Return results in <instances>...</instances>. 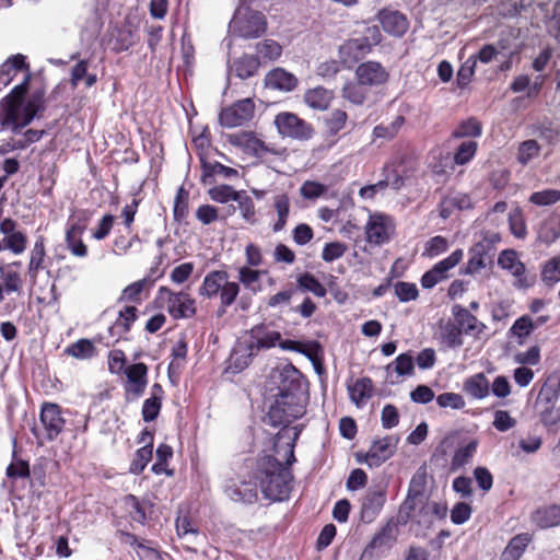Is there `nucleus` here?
I'll use <instances>...</instances> for the list:
<instances>
[{"label": "nucleus", "mask_w": 560, "mask_h": 560, "mask_svg": "<svg viewBox=\"0 0 560 560\" xmlns=\"http://www.w3.org/2000/svg\"><path fill=\"white\" fill-rule=\"evenodd\" d=\"M296 438L298 433L292 442L287 444V467L271 455L261 456L257 460L255 479L265 498L269 500L282 501L289 497L293 476L288 467L295 462L294 441Z\"/></svg>", "instance_id": "f257e3e1"}, {"label": "nucleus", "mask_w": 560, "mask_h": 560, "mask_svg": "<svg viewBox=\"0 0 560 560\" xmlns=\"http://www.w3.org/2000/svg\"><path fill=\"white\" fill-rule=\"evenodd\" d=\"M559 396L560 377L550 375L544 382L536 399L540 421L546 427H551L560 422V405L556 406Z\"/></svg>", "instance_id": "f03ea898"}, {"label": "nucleus", "mask_w": 560, "mask_h": 560, "mask_svg": "<svg viewBox=\"0 0 560 560\" xmlns=\"http://www.w3.org/2000/svg\"><path fill=\"white\" fill-rule=\"evenodd\" d=\"M229 30L242 38H257L267 31V21L264 13L242 4L236 9Z\"/></svg>", "instance_id": "7ed1b4c3"}, {"label": "nucleus", "mask_w": 560, "mask_h": 560, "mask_svg": "<svg viewBox=\"0 0 560 560\" xmlns=\"http://www.w3.org/2000/svg\"><path fill=\"white\" fill-rule=\"evenodd\" d=\"M192 145L198 151L200 163L203 170L202 175H237V171L222 165L220 162L208 155L211 149L210 132L208 127H203L199 133L192 129Z\"/></svg>", "instance_id": "20e7f679"}, {"label": "nucleus", "mask_w": 560, "mask_h": 560, "mask_svg": "<svg viewBox=\"0 0 560 560\" xmlns=\"http://www.w3.org/2000/svg\"><path fill=\"white\" fill-rule=\"evenodd\" d=\"M395 222L388 214L371 212L364 226L365 240L374 246L388 243L395 234Z\"/></svg>", "instance_id": "39448f33"}, {"label": "nucleus", "mask_w": 560, "mask_h": 560, "mask_svg": "<svg viewBox=\"0 0 560 560\" xmlns=\"http://www.w3.org/2000/svg\"><path fill=\"white\" fill-rule=\"evenodd\" d=\"M275 125L282 137L305 141L312 138L314 129L298 115L289 112L280 113L275 118Z\"/></svg>", "instance_id": "423d86ee"}, {"label": "nucleus", "mask_w": 560, "mask_h": 560, "mask_svg": "<svg viewBox=\"0 0 560 560\" xmlns=\"http://www.w3.org/2000/svg\"><path fill=\"white\" fill-rule=\"evenodd\" d=\"M305 412L303 402H292L277 396L267 413L268 423L272 427H287L294 420L301 418Z\"/></svg>", "instance_id": "0eeeda50"}, {"label": "nucleus", "mask_w": 560, "mask_h": 560, "mask_svg": "<svg viewBox=\"0 0 560 560\" xmlns=\"http://www.w3.org/2000/svg\"><path fill=\"white\" fill-rule=\"evenodd\" d=\"M229 142L243 150L262 162H268L270 155H277L279 159L282 153L276 152L273 149L267 147L259 138L250 131H238L229 136Z\"/></svg>", "instance_id": "6e6552de"}, {"label": "nucleus", "mask_w": 560, "mask_h": 560, "mask_svg": "<svg viewBox=\"0 0 560 560\" xmlns=\"http://www.w3.org/2000/svg\"><path fill=\"white\" fill-rule=\"evenodd\" d=\"M398 533V521L394 517L389 518L372 537L371 541L366 545L363 555L372 557L374 552L385 553L396 544Z\"/></svg>", "instance_id": "1a4fd4ad"}, {"label": "nucleus", "mask_w": 560, "mask_h": 560, "mask_svg": "<svg viewBox=\"0 0 560 560\" xmlns=\"http://www.w3.org/2000/svg\"><path fill=\"white\" fill-rule=\"evenodd\" d=\"M255 112V104L250 98L237 101L230 107L223 108L219 115L222 127L235 128L249 121Z\"/></svg>", "instance_id": "9d476101"}, {"label": "nucleus", "mask_w": 560, "mask_h": 560, "mask_svg": "<svg viewBox=\"0 0 560 560\" xmlns=\"http://www.w3.org/2000/svg\"><path fill=\"white\" fill-rule=\"evenodd\" d=\"M160 296L167 299V311L175 319L189 318L196 314L195 300L186 292H173L166 287L159 290Z\"/></svg>", "instance_id": "9b49d317"}, {"label": "nucleus", "mask_w": 560, "mask_h": 560, "mask_svg": "<svg viewBox=\"0 0 560 560\" xmlns=\"http://www.w3.org/2000/svg\"><path fill=\"white\" fill-rule=\"evenodd\" d=\"M281 382L279 385L280 396L288 401L303 402V378L301 373L293 366H287L280 372Z\"/></svg>", "instance_id": "f8f14e48"}, {"label": "nucleus", "mask_w": 560, "mask_h": 560, "mask_svg": "<svg viewBox=\"0 0 560 560\" xmlns=\"http://www.w3.org/2000/svg\"><path fill=\"white\" fill-rule=\"evenodd\" d=\"M498 265L505 270H509L515 278V285L520 289H526L533 285L535 277L528 278L525 275V265L517 258L514 249L503 250L498 258Z\"/></svg>", "instance_id": "ddd939ff"}, {"label": "nucleus", "mask_w": 560, "mask_h": 560, "mask_svg": "<svg viewBox=\"0 0 560 560\" xmlns=\"http://www.w3.org/2000/svg\"><path fill=\"white\" fill-rule=\"evenodd\" d=\"M398 438L394 435L385 436L374 441L370 450L365 454V463L370 467H378L388 458H390L397 447Z\"/></svg>", "instance_id": "4468645a"}, {"label": "nucleus", "mask_w": 560, "mask_h": 560, "mask_svg": "<svg viewBox=\"0 0 560 560\" xmlns=\"http://www.w3.org/2000/svg\"><path fill=\"white\" fill-rule=\"evenodd\" d=\"M39 418L47 440L52 441L61 433L65 419L61 416V408L57 404H44Z\"/></svg>", "instance_id": "2eb2a0df"}, {"label": "nucleus", "mask_w": 560, "mask_h": 560, "mask_svg": "<svg viewBox=\"0 0 560 560\" xmlns=\"http://www.w3.org/2000/svg\"><path fill=\"white\" fill-rule=\"evenodd\" d=\"M355 77L364 86H378L387 82L389 74L380 62L366 61L358 66Z\"/></svg>", "instance_id": "dca6fc26"}, {"label": "nucleus", "mask_w": 560, "mask_h": 560, "mask_svg": "<svg viewBox=\"0 0 560 560\" xmlns=\"http://www.w3.org/2000/svg\"><path fill=\"white\" fill-rule=\"evenodd\" d=\"M370 51L371 43L369 37H358L349 39L340 46L339 57L345 66L351 67Z\"/></svg>", "instance_id": "f3484780"}, {"label": "nucleus", "mask_w": 560, "mask_h": 560, "mask_svg": "<svg viewBox=\"0 0 560 560\" xmlns=\"http://www.w3.org/2000/svg\"><path fill=\"white\" fill-rule=\"evenodd\" d=\"M386 502V490L384 488L370 489L362 500L361 520L364 523H372L382 511Z\"/></svg>", "instance_id": "a211bd4d"}, {"label": "nucleus", "mask_w": 560, "mask_h": 560, "mask_svg": "<svg viewBox=\"0 0 560 560\" xmlns=\"http://www.w3.org/2000/svg\"><path fill=\"white\" fill-rule=\"evenodd\" d=\"M124 372L128 380L126 390L136 397L141 396L148 384V366L144 363H135L127 366Z\"/></svg>", "instance_id": "6ab92c4d"}, {"label": "nucleus", "mask_w": 560, "mask_h": 560, "mask_svg": "<svg viewBox=\"0 0 560 560\" xmlns=\"http://www.w3.org/2000/svg\"><path fill=\"white\" fill-rule=\"evenodd\" d=\"M260 60L257 56L243 55L228 62L229 75L245 80L255 75L259 69Z\"/></svg>", "instance_id": "aec40b11"}, {"label": "nucleus", "mask_w": 560, "mask_h": 560, "mask_svg": "<svg viewBox=\"0 0 560 560\" xmlns=\"http://www.w3.org/2000/svg\"><path fill=\"white\" fill-rule=\"evenodd\" d=\"M453 315L458 326L466 335L479 338L486 329V325L483 323L479 322L475 315L460 305H455L453 307Z\"/></svg>", "instance_id": "412c9836"}, {"label": "nucleus", "mask_w": 560, "mask_h": 560, "mask_svg": "<svg viewBox=\"0 0 560 560\" xmlns=\"http://www.w3.org/2000/svg\"><path fill=\"white\" fill-rule=\"evenodd\" d=\"M298 78L283 68L269 71L265 78V84L269 89L291 92L298 86Z\"/></svg>", "instance_id": "4be33fe9"}, {"label": "nucleus", "mask_w": 560, "mask_h": 560, "mask_svg": "<svg viewBox=\"0 0 560 560\" xmlns=\"http://www.w3.org/2000/svg\"><path fill=\"white\" fill-rule=\"evenodd\" d=\"M378 20L383 30L394 36H402L408 30V21L398 11L382 10Z\"/></svg>", "instance_id": "5701e85b"}, {"label": "nucleus", "mask_w": 560, "mask_h": 560, "mask_svg": "<svg viewBox=\"0 0 560 560\" xmlns=\"http://www.w3.org/2000/svg\"><path fill=\"white\" fill-rule=\"evenodd\" d=\"M226 279H229V273L224 270L210 271L199 288V295L207 299L218 296Z\"/></svg>", "instance_id": "b1692460"}, {"label": "nucleus", "mask_w": 560, "mask_h": 560, "mask_svg": "<svg viewBox=\"0 0 560 560\" xmlns=\"http://www.w3.org/2000/svg\"><path fill=\"white\" fill-rule=\"evenodd\" d=\"M261 332L262 331L260 327H255L252 329V340L247 346V359L252 355H255L260 349H268L273 347L276 342L281 338V335L277 331H268L264 335Z\"/></svg>", "instance_id": "393cba45"}, {"label": "nucleus", "mask_w": 560, "mask_h": 560, "mask_svg": "<svg viewBox=\"0 0 560 560\" xmlns=\"http://www.w3.org/2000/svg\"><path fill=\"white\" fill-rule=\"evenodd\" d=\"M469 259L462 273L475 275L487 266L488 246L483 242L475 244L469 250Z\"/></svg>", "instance_id": "a878e982"}, {"label": "nucleus", "mask_w": 560, "mask_h": 560, "mask_svg": "<svg viewBox=\"0 0 560 560\" xmlns=\"http://www.w3.org/2000/svg\"><path fill=\"white\" fill-rule=\"evenodd\" d=\"M413 371L415 360L409 352L399 354L386 366L387 377H390L393 373L396 374V380H390V383H397L400 377L412 375Z\"/></svg>", "instance_id": "bb28decb"}, {"label": "nucleus", "mask_w": 560, "mask_h": 560, "mask_svg": "<svg viewBox=\"0 0 560 560\" xmlns=\"http://www.w3.org/2000/svg\"><path fill=\"white\" fill-rule=\"evenodd\" d=\"M334 100V92L323 86L310 89L304 94L306 105L316 110H326Z\"/></svg>", "instance_id": "cd10ccee"}, {"label": "nucleus", "mask_w": 560, "mask_h": 560, "mask_svg": "<svg viewBox=\"0 0 560 560\" xmlns=\"http://www.w3.org/2000/svg\"><path fill=\"white\" fill-rule=\"evenodd\" d=\"M163 394V387L155 383L151 388V397L145 399L142 406V418L145 422L158 418L162 407Z\"/></svg>", "instance_id": "c85d7f7f"}, {"label": "nucleus", "mask_w": 560, "mask_h": 560, "mask_svg": "<svg viewBox=\"0 0 560 560\" xmlns=\"http://www.w3.org/2000/svg\"><path fill=\"white\" fill-rule=\"evenodd\" d=\"M530 541L532 536L528 533L514 536L502 551L500 560H520Z\"/></svg>", "instance_id": "c756f323"}, {"label": "nucleus", "mask_w": 560, "mask_h": 560, "mask_svg": "<svg viewBox=\"0 0 560 560\" xmlns=\"http://www.w3.org/2000/svg\"><path fill=\"white\" fill-rule=\"evenodd\" d=\"M45 256V238L43 236H39L31 250L30 262L27 268L28 276L33 282L36 281L39 270L44 268L43 264Z\"/></svg>", "instance_id": "7c9ffc66"}, {"label": "nucleus", "mask_w": 560, "mask_h": 560, "mask_svg": "<svg viewBox=\"0 0 560 560\" xmlns=\"http://www.w3.org/2000/svg\"><path fill=\"white\" fill-rule=\"evenodd\" d=\"M533 522L540 528L560 525V505H549L534 512Z\"/></svg>", "instance_id": "2f4dec72"}, {"label": "nucleus", "mask_w": 560, "mask_h": 560, "mask_svg": "<svg viewBox=\"0 0 560 560\" xmlns=\"http://www.w3.org/2000/svg\"><path fill=\"white\" fill-rule=\"evenodd\" d=\"M373 383L369 377H362L355 381L354 384L348 386L350 399L360 407L368 399L372 397L373 394Z\"/></svg>", "instance_id": "473e14b6"}, {"label": "nucleus", "mask_w": 560, "mask_h": 560, "mask_svg": "<svg viewBox=\"0 0 560 560\" xmlns=\"http://www.w3.org/2000/svg\"><path fill=\"white\" fill-rule=\"evenodd\" d=\"M464 390L466 394L476 399H482L489 394V382L483 373H478L464 382Z\"/></svg>", "instance_id": "72a5a7b5"}, {"label": "nucleus", "mask_w": 560, "mask_h": 560, "mask_svg": "<svg viewBox=\"0 0 560 560\" xmlns=\"http://www.w3.org/2000/svg\"><path fill=\"white\" fill-rule=\"evenodd\" d=\"M83 228L79 224H72L66 233V242L70 252L78 257H84L88 254V248L81 240Z\"/></svg>", "instance_id": "f704fd0d"}, {"label": "nucleus", "mask_w": 560, "mask_h": 560, "mask_svg": "<svg viewBox=\"0 0 560 560\" xmlns=\"http://www.w3.org/2000/svg\"><path fill=\"white\" fill-rule=\"evenodd\" d=\"M442 341L450 348H457L463 345V330L457 322L448 320L441 326L440 330Z\"/></svg>", "instance_id": "c9c22d12"}, {"label": "nucleus", "mask_w": 560, "mask_h": 560, "mask_svg": "<svg viewBox=\"0 0 560 560\" xmlns=\"http://www.w3.org/2000/svg\"><path fill=\"white\" fill-rule=\"evenodd\" d=\"M259 60L275 61L282 55V46L273 39H264L256 44Z\"/></svg>", "instance_id": "e433bc0d"}, {"label": "nucleus", "mask_w": 560, "mask_h": 560, "mask_svg": "<svg viewBox=\"0 0 560 560\" xmlns=\"http://www.w3.org/2000/svg\"><path fill=\"white\" fill-rule=\"evenodd\" d=\"M341 93L343 98L354 105H362L368 97L365 86L358 80L357 82L346 83L341 90Z\"/></svg>", "instance_id": "4c0bfd02"}, {"label": "nucleus", "mask_w": 560, "mask_h": 560, "mask_svg": "<svg viewBox=\"0 0 560 560\" xmlns=\"http://www.w3.org/2000/svg\"><path fill=\"white\" fill-rule=\"evenodd\" d=\"M65 352L75 359L84 360L93 358L96 353V349L91 340L80 339L70 345Z\"/></svg>", "instance_id": "58836bf2"}, {"label": "nucleus", "mask_w": 560, "mask_h": 560, "mask_svg": "<svg viewBox=\"0 0 560 560\" xmlns=\"http://www.w3.org/2000/svg\"><path fill=\"white\" fill-rule=\"evenodd\" d=\"M477 441H470L465 446L457 448L451 462V469L457 470L468 464L477 451Z\"/></svg>", "instance_id": "ea45409f"}, {"label": "nucleus", "mask_w": 560, "mask_h": 560, "mask_svg": "<svg viewBox=\"0 0 560 560\" xmlns=\"http://www.w3.org/2000/svg\"><path fill=\"white\" fill-rule=\"evenodd\" d=\"M298 285L301 290L312 292L318 298H324L327 293L325 287L310 272L299 276Z\"/></svg>", "instance_id": "a19ab883"}, {"label": "nucleus", "mask_w": 560, "mask_h": 560, "mask_svg": "<svg viewBox=\"0 0 560 560\" xmlns=\"http://www.w3.org/2000/svg\"><path fill=\"white\" fill-rule=\"evenodd\" d=\"M427 483H428L427 466L422 465L417 469V471L411 477L408 492L419 495L421 498L422 497L425 498L424 494H425Z\"/></svg>", "instance_id": "79ce46f5"}, {"label": "nucleus", "mask_w": 560, "mask_h": 560, "mask_svg": "<svg viewBox=\"0 0 560 560\" xmlns=\"http://www.w3.org/2000/svg\"><path fill=\"white\" fill-rule=\"evenodd\" d=\"M481 132V124L476 118H468L457 126L452 136L454 138L479 137Z\"/></svg>", "instance_id": "37998d69"}, {"label": "nucleus", "mask_w": 560, "mask_h": 560, "mask_svg": "<svg viewBox=\"0 0 560 560\" xmlns=\"http://www.w3.org/2000/svg\"><path fill=\"white\" fill-rule=\"evenodd\" d=\"M240 192L229 185H218L208 190L210 198L220 203H225L230 200L235 201L236 198H240Z\"/></svg>", "instance_id": "c03bdc74"}, {"label": "nucleus", "mask_w": 560, "mask_h": 560, "mask_svg": "<svg viewBox=\"0 0 560 560\" xmlns=\"http://www.w3.org/2000/svg\"><path fill=\"white\" fill-rule=\"evenodd\" d=\"M137 43L135 33L129 27L117 30V35L113 39V49L125 51Z\"/></svg>", "instance_id": "a18cd8bd"}, {"label": "nucleus", "mask_w": 560, "mask_h": 560, "mask_svg": "<svg viewBox=\"0 0 560 560\" xmlns=\"http://www.w3.org/2000/svg\"><path fill=\"white\" fill-rule=\"evenodd\" d=\"M238 293L240 284L237 282L229 281V279H226L219 294L220 306L222 308V312H224L226 307L231 306L236 301Z\"/></svg>", "instance_id": "49530a36"}, {"label": "nucleus", "mask_w": 560, "mask_h": 560, "mask_svg": "<svg viewBox=\"0 0 560 560\" xmlns=\"http://www.w3.org/2000/svg\"><path fill=\"white\" fill-rule=\"evenodd\" d=\"M275 208L278 214V221L273 225V231H281L285 223L287 218L289 215L290 202L287 195H279L275 199Z\"/></svg>", "instance_id": "de8ad7c7"}, {"label": "nucleus", "mask_w": 560, "mask_h": 560, "mask_svg": "<svg viewBox=\"0 0 560 560\" xmlns=\"http://www.w3.org/2000/svg\"><path fill=\"white\" fill-rule=\"evenodd\" d=\"M476 151L477 142L474 140H465L457 148L454 154V162L457 165H464L475 156Z\"/></svg>", "instance_id": "09e8293b"}, {"label": "nucleus", "mask_w": 560, "mask_h": 560, "mask_svg": "<svg viewBox=\"0 0 560 560\" xmlns=\"http://www.w3.org/2000/svg\"><path fill=\"white\" fill-rule=\"evenodd\" d=\"M535 329V324L529 316L517 318L511 327V332L520 338L518 343H523V339L527 338Z\"/></svg>", "instance_id": "8fccbe9b"}, {"label": "nucleus", "mask_w": 560, "mask_h": 560, "mask_svg": "<svg viewBox=\"0 0 560 560\" xmlns=\"http://www.w3.org/2000/svg\"><path fill=\"white\" fill-rule=\"evenodd\" d=\"M153 445H144L136 452V457L131 463L130 471L139 475L143 471L147 464L152 458Z\"/></svg>", "instance_id": "3c124183"}, {"label": "nucleus", "mask_w": 560, "mask_h": 560, "mask_svg": "<svg viewBox=\"0 0 560 560\" xmlns=\"http://www.w3.org/2000/svg\"><path fill=\"white\" fill-rule=\"evenodd\" d=\"M540 147L534 139L522 142L517 151V161L522 164H527L534 158L538 156Z\"/></svg>", "instance_id": "603ef678"}, {"label": "nucleus", "mask_w": 560, "mask_h": 560, "mask_svg": "<svg viewBox=\"0 0 560 560\" xmlns=\"http://www.w3.org/2000/svg\"><path fill=\"white\" fill-rule=\"evenodd\" d=\"M232 498L235 501L252 504L258 500L256 486H253L249 482H242L240 487L233 490Z\"/></svg>", "instance_id": "864d4df0"}, {"label": "nucleus", "mask_w": 560, "mask_h": 560, "mask_svg": "<svg viewBox=\"0 0 560 560\" xmlns=\"http://www.w3.org/2000/svg\"><path fill=\"white\" fill-rule=\"evenodd\" d=\"M464 253L463 249L454 250L447 258L439 261L433 266L434 271L443 277V280L446 279V272L454 268L459 261L463 259Z\"/></svg>", "instance_id": "5fc2aeb1"}, {"label": "nucleus", "mask_w": 560, "mask_h": 560, "mask_svg": "<svg viewBox=\"0 0 560 560\" xmlns=\"http://www.w3.org/2000/svg\"><path fill=\"white\" fill-rule=\"evenodd\" d=\"M280 347L284 350H293V351L303 353L313 360L314 357L316 355V352H317V349L319 346L316 341H313L308 345H304V343H301V342L294 341V340H284V341L280 342Z\"/></svg>", "instance_id": "6e6d98bb"}, {"label": "nucleus", "mask_w": 560, "mask_h": 560, "mask_svg": "<svg viewBox=\"0 0 560 560\" xmlns=\"http://www.w3.org/2000/svg\"><path fill=\"white\" fill-rule=\"evenodd\" d=\"M541 279L548 285L560 281V257H555L546 262L541 271Z\"/></svg>", "instance_id": "4d7b16f0"}, {"label": "nucleus", "mask_w": 560, "mask_h": 560, "mask_svg": "<svg viewBox=\"0 0 560 560\" xmlns=\"http://www.w3.org/2000/svg\"><path fill=\"white\" fill-rule=\"evenodd\" d=\"M424 499L410 492L407 493L405 501L399 508V516L404 518V522H407L417 508L423 504Z\"/></svg>", "instance_id": "13d9d810"}, {"label": "nucleus", "mask_w": 560, "mask_h": 560, "mask_svg": "<svg viewBox=\"0 0 560 560\" xmlns=\"http://www.w3.org/2000/svg\"><path fill=\"white\" fill-rule=\"evenodd\" d=\"M560 200V190L546 189L530 195L529 201L537 206H550Z\"/></svg>", "instance_id": "bf43d9fd"}, {"label": "nucleus", "mask_w": 560, "mask_h": 560, "mask_svg": "<svg viewBox=\"0 0 560 560\" xmlns=\"http://www.w3.org/2000/svg\"><path fill=\"white\" fill-rule=\"evenodd\" d=\"M394 290L400 302L413 301L419 295V291L415 283L398 281L395 283Z\"/></svg>", "instance_id": "052dcab7"}, {"label": "nucleus", "mask_w": 560, "mask_h": 560, "mask_svg": "<svg viewBox=\"0 0 560 560\" xmlns=\"http://www.w3.org/2000/svg\"><path fill=\"white\" fill-rule=\"evenodd\" d=\"M124 502L130 517L142 524L145 521V510L139 500L135 495L128 494L125 497Z\"/></svg>", "instance_id": "680f3d73"}, {"label": "nucleus", "mask_w": 560, "mask_h": 560, "mask_svg": "<svg viewBox=\"0 0 560 560\" xmlns=\"http://www.w3.org/2000/svg\"><path fill=\"white\" fill-rule=\"evenodd\" d=\"M348 115L345 110L335 109L326 119V127L329 133L337 135L346 126Z\"/></svg>", "instance_id": "e2e57ef3"}, {"label": "nucleus", "mask_w": 560, "mask_h": 560, "mask_svg": "<svg viewBox=\"0 0 560 560\" xmlns=\"http://www.w3.org/2000/svg\"><path fill=\"white\" fill-rule=\"evenodd\" d=\"M137 313L138 310L136 306H126L122 311L119 312V317L110 330L121 327L125 332L129 331L131 324L137 319Z\"/></svg>", "instance_id": "0e129e2a"}, {"label": "nucleus", "mask_w": 560, "mask_h": 560, "mask_svg": "<svg viewBox=\"0 0 560 560\" xmlns=\"http://www.w3.org/2000/svg\"><path fill=\"white\" fill-rule=\"evenodd\" d=\"M3 240L5 242L4 246L15 255H20L26 249L27 236L22 231L3 237Z\"/></svg>", "instance_id": "69168bd1"}, {"label": "nucleus", "mask_w": 560, "mask_h": 560, "mask_svg": "<svg viewBox=\"0 0 560 560\" xmlns=\"http://www.w3.org/2000/svg\"><path fill=\"white\" fill-rule=\"evenodd\" d=\"M148 280L142 279L139 281H136L129 285H127L119 298L120 301H127V302H140V294L143 291L144 287L147 285Z\"/></svg>", "instance_id": "338daca9"}, {"label": "nucleus", "mask_w": 560, "mask_h": 560, "mask_svg": "<svg viewBox=\"0 0 560 560\" xmlns=\"http://www.w3.org/2000/svg\"><path fill=\"white\" fill-rule=\"evenodd\" d=\"M448 248V241L444 236H434L430 238L424 245L423 255L429 257L438 256Z\"/></svg>", "instance_id": "774afa93"}]
</instances>
